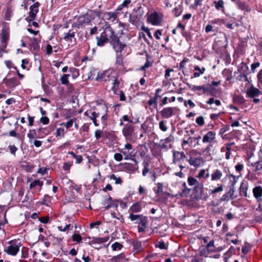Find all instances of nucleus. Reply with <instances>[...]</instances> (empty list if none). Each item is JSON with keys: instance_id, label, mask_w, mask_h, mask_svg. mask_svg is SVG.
Here are the masks:
<instances>
[{"instance_id": "2eb2a0df", "label": "nucleus", "mask_w": 262, "mask_h": 262, "mask_svg": "<svg viewBox=\"0 0 262 262\" xmlns=\"http://www.w3.org/2000/svg\"><path fill=\"white\" fill-rule=\"evenodd\" d=\"M260 93V92L257 89L254 87H251L247 92V95L251 98H254Z\"/></svg>"}, {"instance_id": "58836bf2", "label": "nucleus", "mask_w": 262, "mask_h": 262, "mask_svg": "<svg viewBox=\"0 0 262 262\" xmlns=\"http://www.w3.org/2000/svg\"><path fill=\"white\" fill-rule=\"evenodd\" d=\"M188 183L189 185L194 186V187H195L199 184L197 180L192 177H189L188 178Z\"/></svg>"}, {"instance_id": "c9c22d12", "label": "nucleus", "mask_w": 262, "mask_h": 262, "mask_svg": "<svg viewBox=\"0 0 262 262\" xmlns=\"http://www.w3.org/2000/svg\"><path fill=\"white\" fill-rule=\"evenodd\" d=\"M142 215H143L141 214H134L133 213H130L128 217L132 221H137V222H139Z\"/></svg>"}, {"instance_id": "864d4df0", "label": "nucleus", "mask_w": 262, "mask_h": 262, "mask_svg": "<svg viewBox=\"0 0 262 262\" xmlns=\"http://www.w3.org/2000/svg\"><path fill=\"white\" fill-rule=\"evenodd\" d=\"M196 123L200 126H203L204 124V120L203 116H200L196 119Z\"/></svg>"}, {"instance_id": "ea45409f", "label": "nucleus", "mask_w": 262, "mask_h": 262, "mask_svg": "<svg viewBox=\"0 0 262 262\" xmlns=\"http://www.w3.org/2000/svg\"><path fill=\"white\" fill-rule=\"evenodd\" d=\"M8 148L11 154L15 157L16 151L18 150V148L14 145H10Z\"/></svg>"}, {"instance_id": "4be33fe9", "label": "nucleus", "mask_w": 262, "mask_h": 262, "mask_svg": "<svg viewBox=\"0 0 262 262\" xmlns=\"http://www.w3.org/2000/svg\"><path fill=\"white\" fill-rule=\"evenodd\" d=\"M141 206L139 203H135L133 204L129 208V211H130L132 213H137L139 212L141 210Z\"/></svg>"}, {"instance_id": "680f3d73", "label": "nucleus", "mask_w": 262, "mask_h": 262, "mask_svg": "<svg viewBox=\"0 0 262 262\" xmlns=\"http://www.w3.org/2000/svg\"><path fill=\"white\" fill-rule=\"evenodd\" d=\"M108 240V238L103 237V238H97L95 239L96 243H103L107 242Z\"/></svg>"}, {"instance_id": "2f4dec72", "label": "nucleus", "mask_w": 262, "mask_h": 262, "mask_svg": "<svg viewBox=\"0 0 262 262\" xmlns=\"http://www.w3.org/2000/svg\"><path fill=\"white\" fill-rule=\"evenodd\" d=\"M148 223L147 218L146 216L142 215L139 222H136V223L140 224L142 227L144 228L147 227V224Z\"/></svg>"}, {"instance_id": "393cba45", "label": "nucleus", "mask_w": 262, "mask_h": 262, "mask_svg": "<svg viewBox=\"0 0 262 262\" xmlns=\"http://www.w3.org/2000/svg\"><path fill=\"white\" fill-rule=\"evenodd\" d=\"M234 103L238 104H242L245 102V99L242 96L235 95L233 98Z\"/></svg>"}, {"instance_id": "a19ab883", "label": "nucleus", "mask_w": 262, "mask_h": 262, "mask_svg": "<svg viewBox=\"0 0 262 262\" xmlns=\"http://www.w3.org/2000/svg\"><path fill=\"white\" fill-rule=\"evenodd\" d=\"M136 13L137 15V17L140 19L141 17H142L144 14V9L142 7H140L138 8V9L136 11Z\"/></svg>"}, {"instance_id": "ddd939ff", "label": "nucleus", "mask_w": 262, "mask_h": 262, "mask_svg": "<svg viewBox=\"0 0 262 262\" xmlns=\"http://www.w3.org/2000/svg\"><path fill=\"white\" fill-rule=\"evenodd\" d=\"M223 173L221 170L217 169L214 170L211 174V180L212 181H217L221 179Z\"/></svg>"}, {"instance_id": "423d86ee", "label": "nucleus", "mask_w": 262, "mask_h": 262, "mask_svg": "<svg viewBox=\"0 0 262 262\" xmlns=\"http://www.w3.org/2000/svg\"><path fill=\"white\" fill-rule=\"evenodd\" d=\"M92 19L91 16L88 14L79 16L76 23V26L78 28H80V27L88 25L90 23Z\"/></svg>"}, {"instance_id": "c03bdc74", "label": "nucleus", "mask_w": 262, "mask_h": 262, "mask_svg": "<svg viewBox=\"0 0 262 262\" xmlns=\"http://www.w3.org/2000/svg\"><path fill=\"white\" fill-rule=\"evenodd\" d=\"M42 185H43L42 181H40L39 180H35V181H34L33 182L31 183V184H30V188H33L37 185L41 186Z\"/></svg>"}, {"instance_id": "5701e85b", "label": "nucleus", "mask_w": 262, "mask_h": 262, "mask_svg": "<svg viewBox=\"0 0 262 262\" xmlns=\"http://www.w3.org/2000/svg\"><path fill=\"white\" fill-rule=\"evenodd\" d=\"M248 190V186L247 183L242 182L239 187V192L241 195L247 196V191Z\"/></svg>"}, {"instance_id": "a18cd8bd", "label": "nucleus", "mask_w": 262, "mask_h": 262, "mask_svg": "<svg viewBox=\"0 0 262 262\" xmlns=\"http://www.w3.org/2000/svg\"><path fill=\"white\" fill-rule=\"evenodd\" d=\"M111 247L114 251H116L117 250H120L122 248V245L120 243L118 242H115L111 246Z\"/></svg>"}, {"instance_id": "37998d69", "label": "nucleus", "mask_w": 262, "mask_h": 262, "mask_svg": "<svg viewBox=\"0 0 262 262\" xmlns=\"http://www.w3.org/2000/svg\"><path fill=\"white\" fill-rule=\"evenodd\" d=\"M110 179L115 181L116 184H121L122 183V180L120 177H116L114 174L110 176Z\"/></svg>"}, {"instance_id": "f8f14e48", "label": "nucleus", "mask_w": 262, "mask_h": 262, "mask_svg": "<svg viewBox=\"0 0 262 262\" xmlns=\"http://www.w3.org/2000/svg\"><path fill=\"white\" fill-rule=\"evenodd\" d=\"M1 37L2 42L4 47H6L7 42L9 38V32L6 29H3L2 33H1Z\"/></svg>"}, {"instance_id": "603ef678", "label": "nucleus", "mask_w": 262, "mask_h": 262, "mask_svg": "<svg viewBox=\"0 0 262 262\" xmlns=\"http://www.w3.org/2000/svg\"><path fill=\"white\" fill-rule=\"evenodd\" d=\"M229 178H232V180H231V186L234 187L235 184L236 183V182L237 181L238 177L231 174L229 175Z\"/></svg>"}, {"instance_id": "b1692460", "label": "nucleus", "mask_w": 262, "mask_h": 262, "mask_svg": "<svg viewBox=\"0 0 262 262\" xmlns=\"http://www.w3.org/2000/svg\"><path fill=\"white\" fill-rule=\"evenodd\" d=\"M112 201V198L110 196L104 199L102 204L104 206L105 210H107L111 207Z\"/></svg>"}, {"instance_id": "4c0bfd02", "label": "nucleus", "mask_w": 262, "mask_h": 262, "mask_svg": "<svg viewBox=\"0 0 262 262\" xmlns=\"http://www.w3.org/2000/svg\"><path fill=\"white\" fill-rule=\"evenodd\" d=\"M223 190V186L221 184H217V187L215 188L213 190H210V194H215L220 192H221Z\"/></svg>"}, {"instance_id": "7c9ffc66", "label": "nucleus", "mask_w": 262, "mask_h": 262, "mask_svg": "<svg viewBox=\"0 0 262 262\" xmlns=\"http://www.w3.org/2000/svg\"><path fill=\"white\" fill-rule=\"evenodd\" d=\"M194 190L196 193H199L200 196H202L203 193V185L199 183L194 187Z\"/></svg>"}, {"instance_id": "9d476101", "label": "nucleus", "mask_w": 262, "mask_h": 262, "mask_svg": "<svg viewBox=\"0 0 262 262\" xmlns=\"http://www.w3.org/2000/svg\"><path fill=\"white\" fill-rule=\"evenodd\" d=\"M188 162H189L190 165L193 166L194 167L198 168L203 164L204 161L202 157H194L193 156H191L189 159H188Z\"/></svg>"}, {"instance_id": "09e8293b", "label": "nucleus", "mask_w": 262, "mask_h": 262, "mask_svg": "<svg viewBox=\"0 0 262 262\" xmlns=\"http://www.w3.org/2000/svg\"><path fill=\"white\" fill-rule=\"evenodd\" d=\"M76 119H71L66 123H63L62 124L65 126L67 128H69L72 126L73 123L75 122Z\"/></svg>"}, {"instance_id": "0eeeda50", "label": "nucleus", "mask_w": 262, "mask_h": 262, "mask_svg": "<svg viewBox=\"0 0 262 262\" xmlns=\"http://www.w3.org/2000/svg\"><path fill=\"white\" fill-rule=\"evenodd\" d=\"M40 6L39 2H36L30 7L29 16L27 18L28 21L34 19L38 12V7Z\"/></svg>"}, {"instance_id": "69168bd1", "label": "nucleus", "mask_w": 262, "mask_h": 262, "mask_svg": "<svg viewBox=\"0 0 262 262\" xmlns=\"http://www.w3.org/2000/svg\"><path fill=\"white\" fill-rule=\"evenodd\" d=\"M32 47H33L34 49H37L38 48V42L36 38H33L32 41Z\"/></svg>"}, {"instance_id": "13d9d810", "label": "nucleus", "mask_w": 262, "mask_h": 262, "mask_svg": "<svg viewBox=\"0 0 262 262\" xmlns=\"http://www.w3.org/2000/svg\"><path fill=\"white\" fill-rule=\"evenodd\" d=\"M114 159H115V160L116 161L120 162V161H121L122 160L123 157H122V155L121 154H120V153H116L114 155Z\"/></svg>"}, {"instance_id": "e2e57ef3", "label": "nucleus", "mask_w": 262, "mask_h": 262, "mask_svg": "<svg viewBox=\"0 0 262 262\" xmlns=\"http://www.w3.org/2000/svg\"><path fill=\"white\" fill-rule=\"evenodd\" d=\"M157 246L159 247L161 249H165L167 248L165 244V243L162 241L158 242Z\"/></svg>"}, {"instance_id": "c85d7f7f", "label": "nucleus", "mask_w": 262, "mask_h": 262, "mask_svg": "<svg viewBox=\"0 0 262 262\" xmlns=\"http://www.w3.org/2000/svg\"><path fill=\"white\" fill-rule=\"evenodd\" d=\"M213 3L214 4L215 8L217 10H220L221 9L224 10V2L223 0H219L218 1H214L213 2Z\"/></svg>"}, {"instance_id": "f257e3e1", "label": "nucleus", "mask_w": 262, "mask_h": 262, "mask_svg": "<svg viewBox=\"0 0 262 262\" xmlns=\"http://www.w3.org/2000/svg\"><path fill=\"white\" fill-rule=\"evenodd\" d=\"M113 34V29L111 27H106L100 36L96 37L97 45L98 46L102 47L105 43L109 41L110 37Z\"/></svg>"}, {"instance_id": "3c124183", "label": "nucleus", "mask_w": 262, "mask_h": 262, "mask_svg": "<svg viewBox=\"0 0 262 262\" xmlns=\"http://www.w3.org/2000/svg\"><path fill=\"white\" fill-rule=\"evenodd\" d=\"M105 73H98L97 77L96 78V80H102L106 81V79L105 78Z\"/></svg>"}, {"instance_id": "a211bd4d", "label": "nucleus", "mask_w": 262, "mask_h": 262, "mask_svg": "<svg viewBox=\"0 0 262 262\" xmlns=\"http://www.w3.org/2000/svg\"><path fill=\"white\" fill-rule=\"evenodd\" d=\"M174 141V137L172 135H170L168 137L165 138V139H162L160 141V143H161V146L163 148H165L167 146L166 144L169 142H172Z\"/></svg>"}, {"instance_id": "6ab92c4d", "label": "nucleus", "mask_w": 262, "mask_h": 262, "mask_svg": "<svg viewBox=\"0 0 262 262\" xmlns=\"http://www.w3.org/2000/svg\"><path fill=\"white\" fill-rule=\"evenodd\" d=\"M5 83L9 86L14 87L18 84V81L16 78L13 77L10 79H6Z\"/></svg>"}, {"instance_id": "5fc2aeb1", "label": "nucleus", "mask_w": 262, "mask_h": 262, "mask_svg": "<svg viewBox=\"0 0 262 262\" xmlns=\"http://www.w3.org/2000/svg\"><path fill=\"white\" fill-rule=\"evenodd\" d=\"M142 30L146 33L147 35L150 38L152 39L151 33L150 32L149 29L148 28L143 26L142 27Z\"/></svg>"}, {"instance_id": "8fccbe9b", "label": "nucleus", "mask_w": 262, "mask_h": 262, "mask_svg": "<svg viewBox=\"0 0 262 262\" xmlns=\"http://www.w3.org/2000/svg\"><path fill=\"white\" fill-rule=\"evenodd\" d=\"M56 136H61L64 137V130L62 128H58L56 129Z\"/></svg>"}, {"instance_id": "4d7b16f0", "label": "nucleus", "mask_w": 262, "mask_h": 262, "mask_svg": "<svg viewBox=\"0 0 262 262\" xmlns=\"http://www.w3.org/2000/svg\"><path fill=\"white\" fill-rule=\"evenodd\" d=\"M150 66H151V63L149 60H147L145 64L143 66H142V67H141L140 70L144 71L146 68H148Z\"/></svg>"}, {"instance_id": "bf43d9fd", "label": "nucleus", "mask_w": 262, "mask_h": 262, "mask_svg": "<svg viewBox=\"0 0 262 262\" xmlns=\"http://www.w3.org/2000/svg\"><path fill=\"white\" fill-rule=\"evenodd\" d=\"M40 121L43 124H47L49 122V118L46 116H42L40 119Z\"/></svg>"}, {"instance_id": "a878e982", "label": "nucleus", "mask_w": 262, "mask_h": 262, "mask_svg": "<svg viewBox=\"0 0 262 262\" xmlns=\"http://www.w3.org/2000/svg\"><path fill=\"white\" fill-rule=\"evenodd\" d=\"M125 257V254L123 253H121L116 256H113L111 258L112 262H120L123 260Z\"/></svg>"}, {"instance_id": "0e129e2a", "label": "nucleus", "mask_w": 262, "mask_h": 262, "mask_svg": "<svg viewBox=\"0 0 262 262\" xmlns=\"http://www.w3.org/2000/svg\"><path fill=\"white\" fill-rule=\"evenodd\" d=\"M232 199V198H231L228 193H226L222 196L221 200L223 201H228Z\"/></svg>"}, {"instance_id": "f03ea898", "label": "nucleus", "mask_w": 262, "mask_h": 262, "mask_svg": "<svg viewBox=\"0 0 262 262\" xmlns=\"http://www.w3.org/2000/svg\"><path fill=\"white\" fill-rule=\"evenodd\" d=\"M173 163L178 164L181 170L186 167L185 162H188V159L184 152L175 151L173 153Z\"/></svg>"}, {"instance_id": "4468645a", "label": "nucleus", "mask_w": 262, "mask_h": 262, "mask_svg": "<svg viewBox=\"0 0 262 262\" xmlns=\"http://www.w3.org/2000/svg\"><path fill=\"white\" fill-rule=\"evenodd\" d=\"M253 193L254 196L257 202L261 201V196L262 195V188L258 186L253 189Z\"/></svg>"}, {"instance_id": "bb28decb", "label": "nucleus", "mask_w": 262, "mask_h": 262, "mask_svg": "<svg viewBox=\"0 0 262 262\" xmlns=\"http://www.w3.org/2000/svg\"><path fill=\"white\" fill-rule=\"evenodd\" d=\"M252 165L254 167L253 171L255 172L259 173V171L262 168V164L260 161H258L254 163H252Z\"/></svg>"}, {"instance_id": "49530a36", "label": "nucleus", "mask_w": 262, "mask_h": 262, "mask_svg": "<svg viewBox=\"0 0 262 262\" xmlns=\"http://www.w3.org/2000/svg\"><path fill=\"white\" fill-rule=\"evenodd\" d=\"M72 240L74 242H76L77 243L81 242V241L82 240V237H81V235L80 234H77V233H74L72 235Z\"/></svg>"}, {"instance_id": "f3484780", "label": "nucleus", "mask_w": 262, "mask_h": 262, "mask_svg": "<svg viewBox=\"0 0 262 262\" xmlns=\"http://www.w3.org/2000/svg\"><path fill=\"white\" fill-rule=\"evenodd\" d=\"M192 90L193 91H202L203 93L210 92L211 91V89L205 85L202 86L193 85L192 88Z\"/></svg>"}, {"instance_id": "aec40b11", "label": "nucleus", "mask_w": 262, "mask_h": 262, "mask_svg": "<svg viewBox=\"0 0 262 262\" xmlns=\"http://www.w3.org/2000/svg\"><path fill=\"white\" fill-rule=\"evenodd\" d=\"M194 71H198L194 73V77H199L200 75L203 74L206 71V69L204 67L200 68L198 66H195L194 67Z\"/></svg>"}, {"instance_id": "6e6552de", "label": "nucleus", "mask_w": 262, "mask_h": 262, "mask_svg": "<svg viewBox=\"0 0 262 262\" xmlns=\"http://www.w3.org/2000/svg\"><path fill=\"white\" fill-rule=\"evenodd\" d=\"M177 110L175 107H167L163 108L160 112L161 116L164 118H169L174 115V112Z\"/></svg>"}, {"instance_id": "412c9836", "label": "nucleus", "mask_w": 262, "mask_h": 262, "mask_svg": "<svg viewBox=\"0 0 262 262\" xmlns=\"http://www.w3.org/2000/svg\"><path fill=\"white\" fill-rule=\"evenodd\" d=\"M105 18L112 21H114L117 18V13L116 12H108L104 14Z\"/></svg>"}, {"instance_id": "de8ad7c7", "label": "nucleus", "mask_w": 262, "mask_h": 262, "mask_svg": "<svg viewBox=\"0 0 262 262\" xmlns=\"http://www.w3.org/2000/svg\"><path fill=\"white\" fill-rule=\"evenodd\" d=\"M159 125V128L162 131H163L164 132H166L167 130L168 127L165 125L164 121L162 120V121H160Z\"/></svg>"}, {"instance_id": "20e7f679", "label": "nucleus", "mask_w": 262, "mask_h": 262, "mask_svg": "<svg viewBox=\"0 0 262 262\" xmlns=\"http://www.w3.org/2000/svg\"><path fill=\"white\" fill-rule=\"evenodd\" d=\"M11 245L7 247V249L5 250V252L11 255L14 256L16 255L19 250V247L21 246L20 243H18L17 244L13 243L12 241L9 242Z\"/></svg>"}, {"instance_id": "774afa93", "label": "nucleus", "mask_w": 262, "mask_h": 262, "mask_svg": "<svg viewBox=\"0 0 262 262\" xmlns=\"http://www.w3.org/2000/svg\"><path fill=\"white\" fill-rule=\"evenodd\" d=\"M235 169L237 172H240L243 169L244 165L242 164L238 163L235 166Z\"/></svg>"}, {"instance_id": "6e6d98bb", "label": "nucleus", "mask_w": 262, "mask_h": 262, "mask_svg": "<svg viewBox=\"0 0 262 262\" xmlns=\"http://www.w3.org/2000/svg\"><path fill=\"white\" fill-rule=\"evenodd\" d=\"M70 227L71 224H69L66 225L64 228H62V226H58L57 228L59 231L64 232L70 229Z\"/></svg>"}, {"instance_id": "9b49d317", "label": "nucleus", "mask_w": 262, "mask_h": 262, "mask_svg": "<svg viewBox=\"0 0 262 262\" xmlns=\"http://www.w3.org/2000/svg\"><path fill=\"white\" fill-rule=\"evenodd\" d=\"M216 134L212 131H209L205 134L202 139V142L204 143H209L211 144V142L215 140Z\"/></svg>"}, {"instance_id": "dca6fc26", "label": "nucleus", "mask_w": 262, "mask_h": 262, "mask_svg": "<svg viewBox=\"0 0 262 262\" xmlns=\"http://www.w3.org/2000/svg\"><path fill=\"white\" fill-rule=\"evenodd\" d=\"M161 91V89H158L156 91L155 96H154V98H151L150 100H149L147 102L148 104L149 105H151L153 104H157V99L158 98L160 97V96L159 95V93Z\"/></svg>"}, {"instance_id": "cd10ccee", "label": "nucleus", "mask_w": 262, "mask_h": 262, "mask_svg": "<svg viewBox=\"0 0 262 262\" xmlns=\"http://www.w3.org/2000/svg\"><path fill=\"white\" fill-rule=\"evenodd\" d=\"M182 11V7L179 5L174 8L172 11V13L175 17H178L181 14Z\"/></svg>"}, {"instance_id": "c756f323", "label": "nucleus", "mask_w": 262, "mask_h": 262, "mask_svg": "<svg viewBox=\"0 0 262 262\" xmlns=\"http://www.w3.org/2000/svg\"><path fill=\"white\" fill-rule=\"evenodd\" d=\"M134 249L137 251H140L142 249L141 243L138 241H134L132 242Z\"/></svg>"}, {"instance_id": "7ed1b4c3", "label": "nucleus", "mask_w": 262, "mask_h": 262, "mask_svg": "<svg viewBox=\"0 0 262 262\" xmlns=\"http://www.w3.org/2000/svg\"><path fill=\"white\" fill-rule=\"evenodd\" d=\"M109 40H110L111 45L113 46V48L116 52H121L125 47V45L122 43L120 41L119 38L116 35H115L113 30V34L110 37Z\"/></svg>"}, {"instance_id": "f704fd0d", "label": "nucleus", "mask_w": 262, "mask_h": 262, "mask_svg": "<svg viewBox=\"0 0 262 262\" xmlns=\"http://www.w3.org/2000/svg\"><path fill=\"white\" fill-rule=\"evenodd\" d=\"M27 137L29 139V142L32 143V140L36 138L35 130H30L27 134Z\"/></svg>"}, {"instance_id": "79ce46f5", "label": "nucleus", "mask_w": 262, "mask_h": 262, "mask_svg": "<svg viewBox=\"0 0 262 262\" xmlns=\"http://www.w3.org/2000/svg\"><path fill=\"white\" fill-rule=\"evenodd\" d=\"M70 76L69 74H64L60 78V81L61 83L62 84H67L69 83V80L68 78Z\"/></svg>"}, {"instance_id": "1a4fd4ad", "label": "nucleus", "mask_w": 262, "mask_h": 262, "mask_svg": "<svg viewBox=\"0 0 262 262\" xmlns=\"http://www.w3.org/2000/svg\"><path fill=\"white\" fill-rule=\"evenodd\" d=\"M133 132L134 127L130 124H125L122 129L123 136L127 140H131L132 139Z\"/></svg>"}, {"instance_id": "39448f33", "label": "nucleus", "mask_w": 262, "mask_h": 262, "mask_svg": "<svg viewBox=\"0 0 262 262\" xmlns=\"http://www.w3.org/2000/svg\"><path fill=\"white\" fill-rule=\"evenodd\" d=\"M162 15L158 12L151 13L149 15L147 20L153 25L157 26L160 24Z\"/></svg>"}, {"instance_id": "e433bc0d", "label": "nucleus", "mask_w": 262, "mask_h": 262, "mask_svg": "<svg viewBox=\"0 0 262 262\" xmlns=\"http://www.w3.org/2000/svg\"><path fill=\"white\" fill-rule=\"evenodd\" d=\"M74 37L75 32H71V31H70L67 34H66V35L64 36L63 38L66 40L72 41V38L75 39Z\"/></svg>"}, {"instance_id": "338daca9", "label": "nucleus", "mask_w": 262, "mask_h": 262, "mask_svg": "<svg viewBox=\"0 0 262 262\" xmlns=\"http://www.w3.org/2000/svg\"><path fill=\"white\" fill-rule=\"evenodd\" d=\"M101 134L102 132L99 129H97L95 132V137L97 140H98L100 138Z\"/></svg>"}, {"instance_id": "72a5a7b5", "label": "nucleus", "mask_w": 262, "mask_h": 262, "mask_svg": "<svg viewBox=\"0 0 262 262\" xmlns=\"http://www.w3.org/2000/svg\"><path fill=\"white\" fill-rule=\"evenodd\" d=\"M213 148V146L212 144H209L206 147L203 151V152H205L206 155L207 156H211V151H212V148Z\"/></svg>"}, {"instance_id": "473e14b6", "label": "nucleus", "mask_w": 262, "mask_h": 262, "mask_svg": "<svg viewBox=\"0 0 262 262\" xmlns=\"http://www.w3.org/2000/svg\"><path fill=\"white\" fill-rule=\"evenodd\" d=\"M91 116H90V119L93 121L95 126H98L99 124L97 123L96 118L98 117L99 114L95 112H92V113H91Z\"/></svg>"}, {"instance_id": "052dcab7", "label": "nucleus", "mask_w": 262, "mask_h": 262, "mask_svg": "<svg viewBox=\"0 0 262 262\" xmlns=\"http://www.w3.org/2000/svg\"><path fill=\"white\" fill-rule=\"evenodd\" d=\"M157 186H158V189L156 191V193L157 194L163 193V185H162V184L161 183H158L157 184Z\"/></svg>"}]
</instances>
